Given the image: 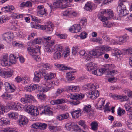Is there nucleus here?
<instances>
[{"label":"nucleus","mask_w":132,"mask_h":132,"mask_svg":"<svg viewBox=\"0 0 132 132\" xmlns=\"http://www.w3.org/2000/svg\"><path fill=\"white\" fill-rule=\"evenodd\" d=\"M68 96V97L71 99L74 100L75 101L72 102V104L74 105H76L80 103V101L82 98H84V95L83 94H69Z\"/></svg>","instance_id":"obj_2"},{"label":"nucleus","mask_w":132,"mask_h":132,"mask_svg":"<svg viewBox=\"0 0 132 132\" xmlns=\"http://www.w3.org/2000/svg\"><path fill=\"white\" fill-rule=\"evenodd\" d=\"M45 51L47 53H52L55 51L54 47L46 45L45 46Z\"/></svg>","instance_id":"obj_31"},{"label":"nucleus","mask_w":132,"mask_h":132,"mask_svg":"<svg viewBox=\"0 0 132 132\" xmlns=\"http://www.w3.org/2000/svg\"><path fill=\"white\" fill-rule=\"evenodd\" d=\"M29 79L28 78L24 77L22 79V83L23 84H26L29 82Z\"/></svg>","instance_id":"obj_53"},{"label":"nucleus","mask_w":132,"mask_h":132,"mask_svg":"<svg viewBox=\"0 0 132 132\" xmlns=\"http://www.w3.org/2000/svg\"><path fill=\"white\" fill-rule=\"evenodd\" d=\"M91 125L92 130H97L98 124L97 122L95 121L92 122L91 123Z\"/></svg>","instance_id":"obj_45"},{"label":"nucleus","mask_w":132,"mask_h":132,"mask_svg":"<svg viewBox=\"0 0 132 132\" xmlns=\"http://www.w3.org/2000/svg\"><path fill=\"white\" fill-rule=\"evenodd\" d=\"M37 96L39 98L43 100L46 97V95L43 94H37Z\"/></svg>","instance_id":"obj_61"},{"label":"nucleus","mask_w":132,"mask_h":132,"mask_svg":"<svg viewBox=\"0 0 132 132\" xmlns=\"http://www.w3.org/2000/svg\"><path fill=\"white\" fill-rule=\"evenodd\" d=\"M84 9L87 11H91L92 9V5L90 2H87L85 5Z\"/></svg>","instance_id":"obj_36"},{"label":"nucleus","mask_w":132,"mask_h":132,"mask_svg":"<svg viewBox=\"0 0 132 132\" xmlns=\"http://www.w3.org/2000/svg\"><path fill=\"white\" fill-rule=\"evenodd\" d=\"M57 67L59 68V70H64L69 69V70H72V68L70 67L68 68L67 67H65L62 64H58L57 65Z\"/></svg>","instance_id":"obj_41"},{"label":"nucleus","mask_w":132,"mask_h":132,"mask_svg":"<svg viewBox=\"0 0 132 132\" xmlns=\"http://www.w3.org/2000/svg\"><path fill=\"white\" fill-rule=\"evenodd\" d=\"M17 130L14 128H7L1 131V132H17Z\"/></svg>","instance_id":"obj_37"},{"label":"nucleus","mask_w":132,"mask_h":132,"mask_svg":"<svg viewBox=\"0 0 132 132\" xmlns=\"http://www.w3.org/2000/svg\"><path fill=\"white\" fill-rule=\"evenodd\" d=\"M42 40L39 38H37L34 39L33 41H31L33 44H39L41 43Z\"/></svg>","instance_id":"obj_54"},{"label":"nucleus","mask_w":132,"mask_h":132,"mask_svg":"<svg viewBox=\"0 0 132 132\" xmlns=\"http://www.w3.org/2000/svg\"><path fill=\"white\" fill-rule=\"evenodd\" d=\"M67 89L71 92H77L79 91L80 90V89L79 86H75L74 85H71L67 87Z\"/></svg>","instance_id":"obj_28"},{"label":"nucleus","mask_w":132,"mask_h":132,"mask_svg":"<svg viewBox=\"0 0 132 132\" xmlns=\"http://www.w3.org/2000/svg\"><path fill=\"white\" fill-rule=\"evenodd\" d=\"M27 47L28 53L32 56L35 55L37 52L40 51V47L39 46L33 45L31 42H29L27 44Z\"/></svg>","instance_id":"obj_1"},{"label":"nucleus","mask_w":132,"mask_h":132,"mask_svg":"<svg viewBox=\"0 0 132 132\" xmlns=\"http://www.w3.org/2000/svg\"><path fill=\"white\" fill-rule=\"evenodd\" d=\"M64 91V89L63 88H60L57 89L56 92L54 95V97L55 98H56L60 95Z\"/></svg>","instance_id":"obj_39"},{"label":"nucleus","mask_w":132,"mask_h":132,"mask_svg":"<svg viewBox=\"0 0 132 132\" xmlns=\"http://www.w3.org/2000/svg\"><path fill=\"white\" fill-rule=\"evenodd\" d=\"M13 34L9 32L5 33L3 35V38L7 41L10 40L13 37Z\"/></svg>","instance_id":"obj_24"},{"label":"nucleus","mask_w":132,"mask_h":132,"mask_svg":"<svg viewBox=\"0 0 132 132\" xmlns=\"http://www.w3.org/2000/svg\"><path fill=\"white\" fill-rule=\"evenodd\" d=\"M86 23V19L85 18H83L81 19L80 22V24H79L80 25H81V24H82L83 26H85Z\"/></svg>","instance_id":"obj_59"},{"label":"nucleus","mask_w":132,"mask_h":132,"mask_svg":"<svg viewBox=\"0 0 132 132\" xmlns=\"http://www.w3.org/2000/svg\"><path fill=\"white\" fill-rule=\"evenodd\" d=\"M37 126L38 128L41 130L45 129L47 126V124L44 123H38Z\"/></svg>","instance_id":"obj_43"},{"label":"nucleus","mask_w":132,"mask_h":132,"mask_svg":"<svg viewBox=\"0 0 132 132\" xmlns=\"http://www.w3.org/2000/svg\"><path fill=\"white\" fill-rule=\"evenodd\" d=\"M4 86L6 90L8 92H14L15 90V87L13 84L10 85L9 83L6 82L5 83Z\"/></svg>","instance_id":"obj_13"},{"label":"nucleus","mask_w":132,"mask_h":132,"mask_svg":"<svg viewBox=\"0 0 132 132\" xmlns=\"http://www.w3.org/2000/svg\"><path fill=\"white\" fill-rule=\"evenodd\" d=\"M46 75V73L43 70H39L34 73V76L33 78L34 81L36 82H39L42 76H45Z\"/></svg>","instance_id":"obj_4"},{"label":"nucleus","mask_w":132,"mask_h":132,"mask_svg":"<svg viewBox=\"0 0 132 132\" xmlns=\"http://www.w3.org/2000/svg\"><path fill=\"white\" fill-rule=\"evenodd\" d=\"M125 113V110L121 109L120 108H119L118 109L117 111V113L118 115L121 116L123 115Z\"/></svg>","instance_id":"obj_50"},{"label":"nucleus","mask_w":132,"mask_h":132,"mask_svg":"<svg viewBox=\"0 0 132 132\" xmlns=\"http://www.w3.org/2000/svg\"><path fill=\"white\" fill-rule=\"evenodd\" d=\"M87 34L85 32H82L81 34L79 35L81 39H84L86 37Z\"/></svg>","instance_id":"obj_64"},{"label":"nucleus","mask_w":132,"mask_h":132,"mask_svg":"<svg viewBox=\"0 0 132 132\" xmlns=\"http://www.w3.org/2000/svg\"><path fill=\"white\" fill-rule=\"evenodd\" d=\"M62 4V1L59 0H57L56 2L53 3V6H50V9L52 10V9L56 8H60L61 4Z\"/></svg>","instance_id":"obj_29"},{"label":"nucleus","mask_w":132,"mask_h":132,"mask_svg":"<svg viewBox=\"0 0 132 132\" xmlns=\"http://www.w3.org/2000/svg\"><path fill=\"white\" fill-rule=\"evenodd\" d=\"M42 66L43 67L42 68L44 70L48 69L51 68V66L48 64H46L42 65Z\"/></svg>","instance_id":"obj_58"},{"label":"nucleus","mask_w":132,"mask_h":132,"mask_svg":"<svg viewBox=\"0 0 132 132\" xmlns=\"http://www.w3.org/2000/svg\"><path fill=\"white\" fill-rule=\"evenodd\" d=\"M56 75L54 74L51 73L50 74H46V75L44 76L45 79L46 80H50L54 78Z\"/></svg>","instance_id":"obj_34"},{"label":"nucleus","mask_w":132,"mask_h":132,"mask_svg":"<svg viewBox=\"0 0 132 132\" xmlns=\"http://www.w3.org/2000/svg\"><path fill=\"white\" fill-rule=\"evenodd\" d=\"M54 26L50 22H48L45 26L41 25L40 29L45 30V31L48 34L51 33L53 31Z\"/></svg>","instance_id":"obj_5"},{"label":"nucleus","mask_w":132,"mask_h":132,"mask_svg":"<svg viewBox=\"0 0 132 132\" xmlns=\"http://www.w3.org/2000/svg\"><path fill=\"white\" fill-rule=\"evenodd\" d=\"M69 117V114L68 113H66L57 116L56 118L59 120H62L68 118Z\"/></svg>","instance_id":"obj_27"},{"label":"nucleus","mask_w":132,"mask_h":132,"mask_svg":"<svg viewBox=\"0 0 132 132\" xmlns=\"http://www.w3.org/2000/svg\"><path fill=\"white\" fill-rule=\"evenodd\" d=\"M28 122V119L27 118L23 116H20L19 119L18 121V124L20 125V126L25 125Z\"/></svg>","instance_id":"obj_20"},{"label":"nucleus","mask_w":132,"mask_h":132,"mask_svg":"<svg viewBox=\"0 0 132 132\" xmlns=\"http://www.w3.org/2000/svg\"><path fill=\"white\" fill-rule=\"evenodd\" d=\"M124 107L125 108L126 111H128L127 114L129 115V113L132 114V108L130 107L127 104H125L124 105Z\"/></svg>","instance_id":"obj_44"},{"label":"nucleus","mask_w":132,"mask_h":132,"mask_svg":"<svg viewBox=\"0 0 132 132\" xmlns=\"http://www.w3.org/2000/svg\"><path fill=\"white\" fill-rule=\"evenodd\" d=\"M5 112L4 106L0 104V116L3 114Z\"/></svg>","instance_id":"obj_62"},{"label":"nucleus","mask_w":132,"mask_h":132,"mask_svg":"<svg viewBox=\"0 0 132 132\" xmlns=\"http://www.w3.org/2000/svg\"><path fill=\"white\" fill-rule=\"evenodd\" d=\"M34 97L29 95H26L25 97L21 98L20 100L21 102L25 104H30V102L32 100Z\"/></svg>","instance_id":"obj_10"},{"label":"nucleus","mask_w":132,"mask_h":132,"mask_svg":"<svg viewBox=\"0 0 132 132\" xmlns=\"http://www.w3.org/2000/svg\"><path fill=\"white\" fill-rule=\"evenodd\" d=\"M1 64L4 67L10 65L9 61V57L8 55H5L3 56L2 60L1 61Z\"/></svg>","instance_id":"obj_16"},{"label":"nucleus","mask_w":132,"mask_h":132,"mask_svg":"<svg viewBox=\"0 0 132 132\" xmlns=\"http://www.w3.org/2000/svg\"><path fill=\"white\" fill-rule=\"evenodd\" d=\"M101 20L102 21L103 26L105 27L110 28L115 25L114 23H109L106 17L103 16Z\"/></svg>","instance_id":"obj_12"},{"label":"nucleus","mask_w":132,"mask_h":132,"mask_svg":"<svg viewBox=\"0 0 132 132\" xmlns=\"http://www.w3.org/2000/svg\"><path fill=\"white\" fill-rule=\"evenodd\" d=\"M64 54L62 52H60L58 51H55V52L54 53L53 56L54 59H59L62 56V55Z\"/></svg>","instance_id":"obj_30"},{"label":"nucleus","mask_w":132,"mask_h":132,"mask_svg":"<svg viewBox=\"0 0 132 132\" xmlns=\"http://www.w3.org/2000/svg\"><path fill=\"white\" fill-rule=\"evenodd\" d=\"M79 48L76 46H74L73 47L72 49V53L73 54L76 55L78 51Z\"/></svg>","instance_id":"obj_52"},{"label":"nucleus","mask_w":132,"mask_h":132,"mask_svg":"<svg viewBox=\"0 0 132 132\" xmlns=\"http://www.w3.org/2000/svg\"><path fill=\"white\" fill-rule=\"evenodd\" d=\"M91 93L89 92L87 93L86 95L88 98L92 100L95 99L99 95V92L96 90H93Z\"/></svg>","instance_id":"obj_11"},{"label":"nucleus","mask_w":132,"mask_h":132,"mask_svg":"<svg viewBox=\"0 0 132 132\" xmlns=\"http://www.w3.org/2000/svg\"><path fill=\"white\" fill-rule=\"evenodd\" d=\"M79 124L82 127L84 130H86L87 128L86 126L85 123V121H84L81 120L79 122Z\"/></svg>","instance_id":"obj_56"},{"label":"nucleus","mask_w":132,"mask_h":132,"mask_svg":"<svg viewBox=\"0 0 132 132\" xmlns=\"http://www.w3.org/2000/svg\"><path fill=\"white\" fill-rule=\"evenodd\" d=\"M46 44L47 45H48L49 46H52L53 47H54L53 46V45L55 44V41L54 40L52 41L49 40V41H47V42H46Z\"/></svg>","instance_id":"obj_57"},{"label":"nucleus","mask_w":132,"mask_h":132,"mask_svg":"<svg viewBox=\"0 0 132 132\" xmlns=\"http://www.w3.org/2000/svg\"><path fill=\"white\" fill-rule=\"evenodd\" d=\"M24 108L26 109V111L31 114V115L36 116L39 114V112L37 107L33 105H25Z\"/></svg>","instance_id":"obj_3"},{"label":"nucleus","mask_w":132,"mask_h":132,"mask_svg":"<svg viewBox=\"0 0 132 132\" xmlns=\"http://www.w3.org/2000/svg\"><path fill=\"white\" fill-rule=\"evenodd\" d=\"M9 117L10 119L16 120L17 119L18 116L17 113H12L8 114Z\"/></svg>","instance_id":"obj_40"},{"label":"nucleus","mask_w":132,"mask_h":132,"mask_svg":"<svg viewBox=\"0 0 132 132\" xmlns=\"http://www.w3.org/2000/svg\"><path fill=\"white\" fill-rule=\"evenodd\" d=\"M13 70H11L10 71H4V74H3V75H4V77H3L6 78L10 77L12 76L13 73Z\"/></svg>","instance_id":"obj_32"},{"label":"nucleus","mask_w":132,"mask_h":132,"mask_svg":"<svg viewBox=\"0 0 132 132\" xmlns=\"http://www.w3.org/2000/svg\"><path fill=\"white\" fill-rule=\"evenodd\" d=\"M81 111L79 109L72 112L71 113L73 118H77L81 116Z\"/></svg>","instance_id":"obj_25"},{"label":"nucleus","mask_w":132,"mask_h":132,"mask_svg":"<svg viewBox=\"0 0 132 132\" xmlns=\"http://www.w3.org/2000/svg\"><path fill=\"white\" fill-rule=\"evenodd\" d=\"M105 100L103 99L100 100L97 103V105L95 106L96 108H99L100 109L102 108V106H103V104L104 103Z\"/></svg>","instance_id":"obj_46"},{"label":"nucleus","mask_w":132,"mask_h":132,"mask_svg":"<svg viewBox=\"0 0 132 132\" xmlns=\"http://www.w3.org/2000/svg\"><path fill=\"white\" fill-rule=\"evenodd\" d=\"M91 107L90 105H85L83 108V111L85 112V113H88L90 112L91 110Z\"/></svg>","instance_id":"obj_42"},{"label":"nucleus","mask_w":132,"mask_h":132,"mask_svg":"<svg viewBox=\"0 0 132 132\" xmlns=\"http://www.w3.org/2000/svg\"><path fill=\"white\" fill-rule=\"evenodd\" d=\"M79 54L82 56V57L86 60L88 61L90 59V56L87 54L84 50H82L79 51Z\"/></svg>","instance_id":"obj_26"},{"label":"nucleus","mask_w":132,"mask_h":132,"mask_svg":"<svg viewBox=\"0 0 132 132\" xmlns=\"http://www.w3.org/2000/svg\"><path fill=\"white\" fill-rule=\"evenodd\" d=\"M65 12L68 14H71L74 17L76 16L77 15V13L75 12H72L68 10H66L65 11Z\"/></svg>","instance_id":"obj_63"},{"label":"nucleus","mask_w":132,"mask_h":132,"mask_svg":"<svg viewBox=\"0 0 132 132\" xmlns=\"http://www.w3.org/2000/svg\"><path fill=\"white\" fill-rule=\"evenodd\" d=\"M81 29L80 24H75L72 27L70 28L69 30L70 32L73 33H76L80 31Z\"/></svg>","instance_id":"obj_19"},{"label":"nucleus","mask_w":132,"mask_h":132,"mask_svg":"<svg viewBox=\"0 0 132 132\" xmlns=\"http://www.w3.org/2000/svg\"><path fill=\"white\" fill-rule=\"evenodd\" d=\"M54 49L56 50V51H58L59 52H62L63 53H64V50L63 47L62 46L59 45H56L54 46Z\"/></svg>","instance_id":"obj_38"},{"label":"nucleus","mask_w":132,"mask_h":132,"mask_svg":"<svg viewBox=\"0 0 132 132\" xmlns=\"http://www.w3.org/2000/svg\"><path fill=\"white\" fill-rule=\"evenodd\" d=\"M112 11L109 9H101L100 10L101 13L102 14H107L108 15V18L111 19L113 18V14Z\"/></svg>","instance_id":"obj_18"},{"label":"nucleus","mask_w":132,"mask_h":132,"mask_svg":"<svg viewBox=\"0 0 132 132\" xmlns=\"http://www.w3.org/2000/svg\"><path fill=\"white\" fill-rule=\"evenodd\" d=\"M37 14L40 16H45L47 14L45 9L44 8L43 5L38 6L37 7Z\"/></svg>","instance_id":"obj_9"},{"label":"nucleus","mask_w":132,"mask_h":132,"mask_svg":"<svg viewBox=\"0 0 132 132\" xmlns=\"http://www.w3.org/2000/svg\"><path fill=\"white\" fill-rule=\"evenodd\" d=\"M113 98L116 99H119L121 102L127 101L129 99L128 97L125 95H113Z\"/></svg>","instance_id":"obj_21"},{"label":"nucleus","mask_w":132,"mask_h":132,"mask_svg":"<svg viewBox=\"0 0 132 132\" xmlns=\"http://www.w3.org/2000/svg\"><path fill=\"white\" fill-rule=\"evenodd\" d=\"M68 126V130L70 131L76 130L78 131L79 130L81 129L80 128L76 123L72 122L69 123L67 125Z\"/></svg>","instance_id":"obj_15"},{"label":"nucleus","mask_w":132,"mask_h":132,"mask_svg":"<svg viewBox=\"0 0 132 132\" xmlns=\"http://www.w3.org/2000/svg\"><path fill=\"white\" fill-rule=\"evenodd\" d=\"M107 70V69L106 68L98 69L97 67V70H95V71L94 72L93 71V74L97 76H100L102 75L105 71Z\"/></svg>","instance_id":"obj_22"},{"label":"nucleus","mask_w":132,"mask_h":132,"mask_svg":"<svg viewBox=\"0 0 132 132\" xmlns=\"http://www.w3.org/2000/svg\"><path fill=\"white\" fill-rule=\"evenodd\" d=\"M103 51V49L100 47L99 48L96 49L94 50H93L89 52V54L96 56V57H98L99 56H101L103 54V53L102 52Z\"/></svg>","instance_id":"obj_7"},{"label":"nucleus","mask_w":132,"mask_h":132,"mask_svg":"<svg viewBox=\"0 0 132 132\" xmlns=\"http://www.w3.org/2000/svg\"><path fill=\"white\" fill-rule=\"evenodd\" d=\"M126 1L125 0H120L119 2V5L117 8V12L120 14L121 12L126 9L125 5Z\"/></svg>","instance_id":"obj_8"},{"label":"nucleus","mask_w":132,"mask_h":132,"mask_svg":"<svg viewBox=\"0 0 132 132\" xmlns=\"http://www.w3.org/2000/svg\"><path fill=\"white\" fill-rule=\"evenodd\" d=\"M115 67L114 65L113 64H108L106 65L105 67L107 69V70H111L112 69L114 68Z\"/></svg>","instance_id":"obj_60"},{"label":"nucleus","mask_w":132,"mask_h":132,"mask_svg":"<svg viewBox=\"0 0 132 132\" xmlns=\"http://www.w3.org/2000/svg\"><path fill=\"white\" fill-rule=\"evenodd\" d=\"M56 100L57 104L64 103L67 102L66 100H65L63 98L59 99Z\"/></svg>","instance_id":"obj_55"},{"label":"nucleus","mask_w":132,"mask_h":132,"mask_svg":"<svg viewBox=\"0 0 132 132\" xmlns=\"http://www.w3.org/2000/svg\"><path fill=\"white\" fill-rule=\"evenodd\" d=\"M40 109L41 112L40 114H45L51 115L53 114V112L51 110V108L47 106H40Z\"/></svg>","instance_id":"obj_6"},{"label":"nucleus","mask_w":132,"mask_h":132,"mask_svg":"<svg viewBox=\"0 0 132 132\" xmlns=\"http://www.w3.org/2000/svg\"><path fill=\"white\" fill-rule=\"evenodd\" d=\"M66 78L68 81H71L74 79V76H73V74H71L70 72H68L66 73Z\"/></svg>","instance_id":"obj_47"},{"label":"nucleus","mask_w":132,"mask_h":132,"mask_svg":"<svg viewBox=\"0 0 132 132\" xmlns=\"http://www.w3.org/2000/svg\"><path fill=\"white\" fill-rule=\"evenodd\" d=\"M40 54V51L37 52V54L34 56H32L33 58L35 60L37 61H39L40 60V58L39 56V55Z\"/></svg>","instance_id":"obj_51"},{"label":"nucleus","mask_w":132,"mask_h":132,"mask_svg":"<svg viewBox=\"0 0 132 132\" xmlns=\"http://www.w3.org/2000/svg\"><path fill=\"white\" fill-rule=\"evenodd\" d=\"M128 11L126 10V8L125 10H123L122 12H121L120 14H119V16L120 17H124L128 14Z\"/></svg>","instance_id":"obj_48"},{"label":"nucleus","mask_w":132,"mask_h":132,"mask_svg":"<svg viewBox=\"0 0 132 132\" xmlns=\"http://www.w3.org/2000/svg\"><path fill=\"white\" fill-rule=\"evenodd\" d=\"M44 85H46L49 90L52 89L54 87L53 82L51 81V83L47 82L44 84Z\"/></svg>","instance_id":"obj_49"},{"label":"nucleus","mask_w":132,"mask_h":132,"mask_svg":"<svg viewBox=\"0 0 132 132\" xmlns=\"http://www.w3.org/2000/svg\"><path fill=\"white\" fill-rule=\"evenodd\" d=\"M127 39V37L126 36H124L122 37H118L117 40V42H119V43H118V44L121 45L122 43H123L126 41V39Z\"/></svg>","instance_id":"obj_33"},{"label":"nucleus","mask_w":132,"mask_h":132,"mask_svg":"<svg viewBox=\"0 0 132 132\" xmlns=\"http://www.w3.org/2000/svg\"><path fill=\"white\" fill-rule=\"evenodd\" d=\"M86 66L87 70L92 72V73L93 71H95V70H97V65L91 62L87 64Z\"/></svg>","instance_id":"obj_17"},{"label":"nucleus","mask_w":132,"mask_h":132,"mask_svg":"<svg viewBox=\"0 0 132 132\" xmlns=\"http://www.w3.org/2000/svg\"><path fill=\"white\" fill-rule=\"evenodd\" d=\"M19 57V55H14L12 54H10L9 57L10 63L12 64H14L16 62L17 59Z\"/></svg>","instance_id":"obj_23"},{"label":"nucleus","mask_w":132,"mask_h":132,"mask_svg":"<svg viewBox=\"0 0 132 132\" xmlns=\"http://www.w3.org/2000/svg\"><path fill=\"white\" fill-rule=\"evenodd\" d=\"M9 106L10 109L15 110H20L21 109V104L18 102H11Z\"/></svg>","instance_id":"obj_14"},{"label":"nucleus","mask_w":132,"mask_h":132,"mask_svg":"<svg viewBox=\"0 0 132 132\" xmlns=\"http://www.w3.org/2000/svg\"><path fill=\"white\" fill-rule=\"evenodd\" d=\"M32 3L29 1H27L26 2L21 3L20 5V7H30L31 6Z\"/></svg>","instance_id":"obj_35"}]
</instances>
